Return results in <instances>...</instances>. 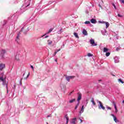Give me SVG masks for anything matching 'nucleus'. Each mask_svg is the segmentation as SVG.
<instances>
[{
    "mask_svg": "<svg viewBox=\"0 0 124 124\" xmlns=\"http://www.w3.org/2000/svg\"><path fill=\"white\" fill-rule=\"evenodd\" d=\"M55 62H57V60H55Z\"/></svg>",
    "mask_w": 124,
    "mask_h": 124,
    "instance_id": "nucleus-47",
    "label": "nucleus"
},
{
    "mask_svg": "<svg viewBox=\"0 0 124 124\" xmlns=\"http://www.w3.org/2000/svg\"><path fill=\"white\" fill-rule=\"evenodd\" d=\"M30 5V3H25L20 8V12L23 13V12H25L26 10H27V7Z\"/></svg>",
    "mask_w": 124,
    "mask_h": 124,
    "instance_id": "nucleus-1",
    "label": "nucleus"
},
{
    "mask_svg": "<svg viewBox=\"0 0 124 124\" xmlns=\"http://www.w3.org/2000/svg\"><path fill=\"white\" fill-rule=\"evenodd\" d=\"M45 35H46V34H45V35H42V36H41V37H44V36H45Z\"/></svg>",
    "mask_w": 124,
    "mask_h": 124,
    "instance_id": "nucleus-44",
    "label": "nucleus"
},
{
    "mask_svg": "<svg viewBox=\"0 0 124 124\" xmlns=\"http://www.w3.org/2000/svg\"><path fill=\"white\" fill-rule=\"evenodd\" d=\"M47 37H49V36L46 35L45 36V38H47Z\"/></svg>",
    "mask_w": 124,
    "mask_h": 124,
    "instance_id": "nucleus-39",
    "label": "nucleus"
},
{
    "mask_svg": "<svg viewBox=\"0 0 124 124\" xmlns=\"http://www.w3.org/2000/svg\"><path fill=\"white\" fill-rule=\"evenodd\" d=\"M65 78H66L67 81H68V82H69L70 79H74V78H75V76H66Z\"/></svg>",
    "mask_w": 124,
    "mask_h": 124,
    "instance_id": "nucleus-5",
    "label": "nucleus"
},
{
    "mask_svg": "<svg viewBox=\"0 0 124 124\" xmlns=\"http://www.w3.org/2000/svg\"><path fill=\"white\" fill-rule=\"evenodd\" d=\"M30 76V73H29L28 75H27V77H26V79L27 78H29V77Z\"/></svg>",
    "mask_w": 124,
    "mask_h": 124,
    "instance_id": "nucleus-36",
    "label": "nucleus"
},
{
    "mask_svg": "<svg viewBox=\"0 0 124 124\" xmlns=\"http://www.w3.org/2000/svg\"><path fill=\"white\" fill-rule=\"evenodd\" d=\"M20 37V34H18L17 36L16 39V41L17 43H19V41H20V39H19V37Z\"/></svg>",
    "mask_w": 124,
    "mask_h": 124,
    "instance_id": "nucleus-10",
    "label": "nucleus"
},
{
    "mask_svg": "<svg viewBox=\"0 0 124 124\" xmlns=\"http://www.w3.org/2000/svg\"><path fill=\"white\" fill-rule=\"evenodd\" d=\"M84 24L86 25H89V24H90V21H86L84 22Z\"/></svg>",
    "mask_w": 124,
    "mask_h": 124,
    "instance_id": "nucleus-28",
    "label": "nucleus"
},
{
    "mask_svg": "<svg viewBox=\"0 0 124 124\" xmlns=\"http://www.w3.org/2000/svg\"><path fill=\"white\" fill-rule=\"evenodd\" d=\"M91 22L92 24H96V20L93 18L91 20Z\"/></svg>",
    "mask_w": 124,
    "mask_h": 124,
    "instance_id": "nucleus-16",
    "label": "nucleus"
},
{
    "mask_svg": "<svg viewBox=\"0 0 124 124\" xmlns=\"http://www.w3.org/2000/svg\"><path fill=\"white\" fill-rule=\"evenodd\" d=\"M114 62L115 63H118V62H120V58L118 57L115 56L114 57Z\"/></svg>",
    "mask_w": 124,
    "mask_h": 124,
    "instance_id": "nucleus-7",
    "label": "nucleus"
},
{
    "mask_svg": "<svg viewBox=\"0 0 124 124\" xmlns=\"http://www.w3.org/2000/svg\"><path fill=\"white\" fill-rule=\"evenodd\" d=\"M123 103H124V100L123 101Z\"/></svg>",
    "mask_w": 124,
    "mask_h": 124,
    "instance_id": "nucleus-49",
    "label": "nucleus"
},
{
    "mask_svg": "<svg viewBox=\"0 0 124 124\" xmlns=\"http://www.w3.org/2000/svg\"><path fill=\"white\" fill-rule=\"evenodd\" d=\"M88 57H93V55H92V54H91L90 53H89L88 54Z\"/></svg>",
    "mask_w": 124,
    "mask_h": 124,
    "instance_id": "nucleus-31",
    "label": "nucleus"
},
{
    "mask_svg": "<svg viewBox=\"0 0 124 124\" xmlns=\"http://www.w3.org/2000/svg\"><path fill=\"white\" fill-rule=\"evenodd\" d=\"M101 32H102L103 35H106V30L102 31Z\"/></svg>",
    "mask_w": 124,
    "mask_h": 124,
    "instance_id": "nucleus-22",
    "label": "nucleus"
},
{
    "mask_svg": "<svg viewBox=\"0 0 124 124\" xmlns=\"http://www.w3.org/2000/svg\"><path fill=\"white\" fill-rule=\"evenodd\" d=\"M113 5L114 8L116 9V6L115 5V4H113Z\"/></svg>",
    "mask_w": 124,
    "mask_h": 124,
    "instance_id": "nucleus-42",
    "label": "nucleus"
},
{
    "mask_svg": "<svg viewBox=\"0 0 124 124\" xmlns=\"http://www.w3.org/2000/svg\"><path fill=\"white\" fill-rule=\"evenodd\" d=\"M15 61H19L20 60V59L19 58V56L16 55L15 58Z\"/></svg>",
    "mask_w": 124,
    "mask_h": 124,
    "instance_id": "nucleus-23",
    "label": "nucleus"
},
{
    "mask_svg": "<svg viewBox=\"0 0 124 124\" xmlns=\"http://www.w3.org/2000/svg\"><path fill=\"white\" fill-rule=\"evenodd\" d=\"M118 81L119 83H121L122 84H124V81H123L122 80V79H121V78L118 79Z\"/></svg>",
    "mask_w": 124,
    "mask_h": 124,
    "instance_id": "nucleus-21",
    "label": "nucleus"
},
{
    "mask_svg": "<svg viewBox=\"0 0 124 124\" xmlns=\"http://www.w3.org/2000/svg\"><path fill=\"white\" fill-rule=\"evenodd\" d=\"M89 42L90 44H91L92 46H97V44L94 42V40H93V38L90 40Z\"/></svg>",
    "mask_w": 124,
    "mask_h": 124,
    "instance_id": "nucleus-4",
    "label": "nucleus"
},
{
    "mask_svg": "<svg viewBox=\"0 0 124 124\" xmlns=\"http://www.w3.org/2000/svg\"><path fill=\"white\" fill-rule=\"evenodd\" d=\"M82 33L84 34V35H88V32H87V31L86 30L84 29L82 31Z\"/></svg>",
    "mask_w": 124,
    "mask_h": 124,
    "instance_id": "nucleus-15",
    "label": "nucleus"
},
{
    "mask_svg": "<svg viewBox=\"0 0 124 124\" xmlns=\"http://www.w3.org/2000/svg\"><path fill=\"white\" fill-rule=\"evenodd\" d=\"M83 112H84V106H82L81 109H80L79 113L80 114H82V113H83Z\"/></svg>",
    "mask_w": 124,
    "mask_h": 124,
    "instance_id": "nucleus-17",
    "label": "nucleus"
},
{
    "mask_svg": "<svg viewBox=\"0 0 124 124\" xmlns=\"http://www.w3.org/2000/svg\"><path fill=\"white\" fill-rule=\"evenodd\" d=\"M0 81H2V82H3L2 85L3 86H5L6 85V87L7 90L8 89V87H7V84H6V81H5L4 80V79H3V77H0ZM7 93H8V90H7Z\"/></svg>",
    "mask_w": 124,
    "mask_h": 124,
    "instance_id": "nucleus-3",
    "label": "nucleus"
},
{
    "mask_svg": "<svg viewBox=\"0 0 124 124\" xmlns=\"http://www.w3.org/2000/svg\"><path fill=\"white\" fill-rule=\"evenodd\" d=\"M4 68H5V64L0 63V70H3Z\"/></svg>",
    "mask_w": 124,
    "mask_h": 124,
    "instance_id": "nucleus-8",
    "label": "nucleus"
},
{
    "mask_svg": "<svg viewBox=\"0 0 124 124\" xmlns=\"http://www.w3.org/2000/svg\"><path fill=\"white\" fill-rule=\"evenodd\" d=\"M3 54H5V50H2L1 52V57L2 59H3Z\"/></svg>",
    "mask_w": 124,
    "mask_h": 124,
    "instance_id": "nucleus-12",
    "label": "nucleus"
},
{
    "mask_svg": "<svg viewBox=\"0 0 124 124\" xmlns=\"http://www.w3.org/2000/svg\"><path fill=\"white\" fill-rule=\"evenodd\" d=\"M7 23V21L5 20L3 21V22L2 23V26H5L6 25V23Z\"/></svg>",
    "mask_w": 124,
    "mask_h": 124,
    "instance_id": "nucleus-20",
    "label": "nucleus"
},
{
    "mask_svg": "<svg viewBox=\"0 0 124 124\" xmlns=\"http://www.w3.org/2000/svg\"><path fill=\"white\" fill-rule=\"evenodd\" d=\"M75 102V99H73L69 100V103H73V102Z\"/></svg>",
    "mask_w": 124,
    "mask_h": 124,
    "instance_id": "nucleus-25",
    "label": "nucleus"
},
{
    "mask_svg": "<svg viewBox=\"0 0 124 124\" xmlns=\"http://www.w3.org/2000/svg\"><path fill=\"white\" fill-rule=\"evenodd\" d=\"M91 102L92 103V104H93V105L94 106H95L96 104H95V102H94V99H93V98L91 99Z\"/></svg>",
    "mask_w": 124,
    "mask_h": 124,
    "instance_id": "nucleus-18",
    "label": "nucleus"
},
{
    "mask_svg": "<svg viewBox=\"0 0 124 124\" xmlns=\"http://www.w3.org/2000/svg\"><path fill=\"white\" fill-rule=\"evenodd\" d=\"M24 75H25V74H23V76H24Z\"/></svg>",
    "mask_w": 124,
    "mask_h": 124,
    "instance_id": "nucleus-50",
    "label": "nucleus"
},
{
    "mask_svg": "<svg viewBox=\"0 0 124 124\" xmlns=\"http://www.w3.org/2000/svg\"><path fill=\"white\" fill-rule=\"evenodd\" d=\"M111 116L113 117V120L114 121V122L115 123H119V120H118V119H117V117H116V116H115V115H114V114H111Z\"/></svg>",
    "mask_w": 124,
    "mask_h": 124,
    "instance_id": "nucleus-9",
    "label": "nucleus"
},
{
    "mask_svg": "<svg viewBox=\"0 0 124 124\" xmlns=\"http://www.w3.org/2000/svg\"><path fill=\"white\" fill-rule=\"evenodd\" d=\"M80 103H78V104H77V105L76 106L75 109V110H76V109H77V108H78V107L79 106V104Z\"/></svg>",
    "mask_w": 124,
    "mask_h": 124,
    "instance_id": "nucleus-27",
    "label": "nucleus"
},
{
    "mask_svg": "<svg viewBox=\"0 0 124 124\" xmlns=\"http://www.w3.org/2000/svg\"><path fill=\"white\" fill-rule=\"evenodd\" d=\"M31 68H32V70H34L33 66L31 65Z\"/></svg>",
    "mask_w": 124,
    "mask_h": 124,
    "instance_id": "nucleus-38",
    "label": "nucleus"
},
{
    "mask_svg": "<svg viewBox=\"0 0 124 124\" xmlns=\"http://www.w3.org/2000/svg\"><path fill=\"white\" fill-rule=\"evenodd\" d=\"M52 42H52V41H51V40H48L47 41V44H48V45H51V44H52Z\"/></svg>",
    "mask_w": 124,
    "mask_h": 124,
    "instance_id": "nucleus-24",
    "label": "nucleus"
},
{
    "mask_svg": "<svg viewBox=\"0 0 124 124\" xmlns=\"http://www.w3.org/2000/svg\"><path fill=\"white\" fill-rule=\"evenodd\" d=\"M106 57H109L110 56V52H107L106 54Z\"/></svg>",
    "mask_w": 124,
    "mask_h": 124,
    "instance_id": "nucleus-29",
    "label": "nucleus"
},
{
    "mask_svg": "<svg viewBox=\"0 0 124 124\" xmlns=\"http://www.w3.org/2000/svg\"><path fill=\"white\" fill-rule=\"evenodd\" d=\"M79 120L80 121V123H83V120H82V119H80Z\"/></svg>",
    "mask_w": 124,
    "mask_h": 124,
    "instance_id": "nucleus-41",
    "label": "nucleus"
},
{
    "mask_svg": "<svg viewBox=\"0 0 124 124\" xmlns=\"http://www.w3.org/2000/svg\"><path fill=\"white\" fill-rule=\"evenodd\" d=\"M108 51H109V49L108 48L106 47L104 48V50H103L104 53H106L108 52Z\"/></svg>",
    "mask_w": 124,
    "mask_h": 124,
    "instance_id": "nucleus-19",
    "label": "nucleus"
},
{
    "mask_svg": "<svg viewBox=\"0 0 124 124\" xmlns=\"http://www.w3.org/2000/svg\"><path fill=\"white\" fill-rule=\"evenodd\" d=\"M72 93V92H71L70 93V94H71Z\"/></svg>",
    "mask_w": 124,
    "mask_h": 124,
    "instance_id": "nucleus-48",
    "label": "nucleus"
},
{
    "mask_svg": "<svg viewBox=\"0 0 124 124\" xmlns=\"http://www.w3.org/2000/svg\"><path fill=\"white\" fill-rule=\"evenodd\" d=\"M59 51H61V48H59V49L57 50V53H58V52H59Z\"/></svg>",
    "mask_w": 124,
    "mask_h": 124,
    "instance_id": "nucleus-37",
    "label": "nucleus"
},
{
    "mask_svg": "<svg viewBox=\"0 0 124 124\" xmlns=\"http://www.w3.org/2000/svg\"><path fill=\"white\" fill-rule=\"evenodd\" d=\"M23 29H24V28H22L21 29V31H20V32L23 31Z\"/></svg>",
    "mask_w": 124,
    "mask_h": 124,
    "instance_id": "nucleus-46",
    "label": "nucleus"
},
{
    "mask_svg": "<svg viewBox=\"0 0 124 124\" xmlns=\"http://www.w3.org/2000/svg\"><path fill=\"white\" fill-rule=\"evenodd\" d=\"M118 17H120L121 18H122V17H123V16L121 15L120 14H118Z\"/></svg>",
    "mask_w": 124,
    "mask_h": 124,
    "instance_id": "nucleus-33",
    "label": "nucleus"
},
{
    "mask_svg": "<svg viewBox=\"0 0 124 124\" xmlns=\"http://www.w3.org/2000/svg\"><path fill=\"white\" fill-rule=\"evenodd\" d=\"M52 31H53V29H49V30L48 31V33H50V32H51Z\"/></svg>",
    "mask_w": 124,
    "mask_h": 124,
    "instance_id": "nucleus-30",
    "label": "nucleus"
},
{
    "mask_svg": "<svg viewBox=\"0 0 124 124\" xmlns=\"http://www.w3.org/2000/svg\"><path fill=\"white\" fill-rule=\"evenodd\" d=\"M49 117H52V115L50 114L49 115H48L47 118H49Z\"/></svg>",
    "mask_w": 124,
    "mask_h": 124,
    "instance_id": "nucleus-40",
    "label": "nucleus"
},
{
    "mask_svg": "<svg viewBox=\"0 0 124 124\" xmlns=\"http://www.w3.org/2000/svg\"><path fill=\"white\" fill-rule=\"evenodd\" d=\"M113 104L114 106V108L115 109V113L118 112V109H117V106H116V103L114 102H113Z\"/></svg>",
    "mask_w": 124,
    "mask_h": 124,
    "instance_id": "nucleus-13",
    "label": "nucleus"
},
{
    "mask_svg": "<svg viewBox=\"0 0 124 124\" xmlns=\"http://www.w3.org/2000/svg\"><path fill=\"white\" fill-rule=\"evenodd\" d=\"M104 24H106V29H108V28L109 27V26L110 25V24L107 22H103Z\"/></svg>",
    "mask_w": 124,
    "mask_h": 124,
    "instance_id": "nucleus-14",
    "label": "nucleus"
},
{
    "mask_svg": "<svg viewBox=\"0 0 124 124\" xmlns=\"http://www.w3.org/2000/svg\"><path fill=\"white\" fill-rule=\"evenodd\" d=\"M65 119L67 121H69V118L68 117V116H65Z\"/></svg>",
    "mask_w": 124,
    "mask_h": 124,
    "instance_id": "nucleus-32",
    "label": "nucleus"
},
{
    "mask_svg": "<svg viewBox=\"0 0 124 124\" xmlns=\"http://www.w3.org/2000/svg\"><path fill=\"white\" fill-rule=\"evenodd\" d=\"M107 109H109V110H111V108L110 107H107Z\"/></svg>",
    "mask_w": 124,
    "mask_h": 124,
    "instance_id": "nucleus-35",
    "label": "nucleus"
},
{
    "mask_svg": "<svg viewBox=\"0 0 124 124\" xmlns=\"http://www.w3.org/2000/svg\"><path fill=\"white\" fill-rule=\"evenodd\" d=\"M119 50H120V48H116V51H119Z\"/></svg>",
    "mask_w": 124,
    "mask_h": 124,
    "instance_id": "nucleus-43",
    "label": "nucleus"
},
{
    "mask_svg": "<svg viewBox=\"0 0 124 124\" xmlns=\"http://www.w3.org/2000/svg\"><path fill=\"white\" fill-rule=\"evenodd\" d=\"M82 98V94L80 93H78V103H80V100Z\"/></svg>",
    "mask_w": 124,
    "mask_h": 124,
    "instance_id": "nucleus-6",
    "label": "nucleus"
},
{
    "mask_svg": "<svg viewBox=\"0 0 124 124\" xmlns=\"http://www.w3.org/2000/svg\"><path fill=\"white\" fill-rule=\"evenodd\" d=\"M68 124V121H66V124Z\"/></svg>",
    "mask_w": 124,
    "mask_h": 124,
    "instance_id": "nucleus-45",
    "label": "nucleus"
},
{
    "mask_svg": "<svg viewBox=\"0 0 124 124\" xmlns=\"http://www.w3.org/2000/svg\"><path fill=\"white\" fill-rule=\"evenodd\" d=\"M97 103L99 104L98 105V109L100 110L102 109L103 110H105V107L103 106V104L100 101L97 100Z\"/></svg>",
    "mask_w": 124,
    "mask_h": 124,
    "instance_id": "nucleus-2",
    "label": "nucleus"
},
{
    "mask_svg": "<svg viewBox=\"0 0 124 124\" xmlns=\"http://www.w3.org/2000/svg\"><path fill=\"white\" fill-rule=\"evenodd\" d=\"M76 120H77L76 118H73V119H72V120L71 121V124H75Z\"/></svg>",
    "mask_w": 124,
    "mask_h": 124,
    "instance_id": "nucleus-11",
    "label": "nucleus"
},
{
    "mask_svg": "<svg viewBox=\"0 0 124 124\" xmlns=\"http://www.w3.org/2000/svg\"><path fill=\"white\" fill-rule=\"evenodd\" d=\"M74 34L75 37H76L77 38H79V36H78V34H77V33L74 32Z\"/></svg>",
    "mask_w": 124,
    "mask_h": 124,
    "instance_id": "nucleus-26",
    "label": "nucleus"
},
{
    "mask_svg": "<svg viewBox=\"0 0 124 124\" xmlns=\"http://www.w3.org/2000/svg\"><path fill=\"white\" fill-rule=\"evenodd\" d=\"M57 53H58V52H57L56 51H55V52H54V54H53V57H55V55L57 54Z\"/></svg>",
    "mask_w": 124,
    "mask_h": 124,
    "instance_id": "nucleus-34",
    "label": "nucleus"
}]
</instances>
